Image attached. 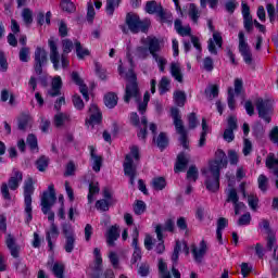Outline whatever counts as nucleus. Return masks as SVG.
<instances>
[{
  "instance_id": "56",
  "label": "nucleus",
  "mask_w": 278,
  "mask_h": 278,
  "mask_svg": "<svg viewBox=\"0 0 278 278\" xmlns=\"http://www.w3.org/2000/svg\"><path fill=\"white\" fill-rule=\"evenodd\" d=\"M26 142L28 147H30L31 151H35V149H38V138L34 134H29L27 136Z\"/></svg>"
},
{
  "instance_id": "57",
  "label": "nucleus",
  "mask_w": 278,
  "mask_h": 278,
  "mask_svg": "<svg viewBox=\"0 0 278 278\" xmlns=\"http://www.w3.org/2000/svg\"><path fill=\"white\" fill-rule=\"evenodd\" d=\"M228 108L229 110H236V98L233 96V88H228Z\"/></svg>"
},
{
  "instance_id": "46",
  "label": "nucleus",
  "mask_w": 278,
  "mask_h": 278,
  "mask_svg": "<svg viewBox=\"0 0 278 278\" xmlns=\"http://www.w3.org/2000/svg\"><path fill=\"white\" fill-rule=\"evenodd\" d=\"M141 125L143 126L140 128L139 132L137 134L138 138H141V140L147 139V127L149 125V121L147 119V116L141 117Z\"/></svg>"
},
{
  "instance_id": "51",
  "label": "nucleus",
  "mask_w": 278,
  "mask_h": 278,
  "mask_svg": "<svg viewBox=\"0 0 278 278\" xmlns=\"http://www.w3.org/2000/svg\"><path fill=\"white\" fill-rule=\"evenodd\" d=\"M152 58L157 63V66L161 71V73H164V71L166 68V64H168V61L165 58L160 56L159 54H155V56H152Z\"/></svg>"
},
{
  "instance_id": "43",
  "label": "nucleus",
  "mask_w": 278,
  "mask_h": 278,
  "mask_svg": "<svg viewBox=\"0 0 278 278\" xmlns=\"http://www.w3.org/2000/svg\"><path fill=\"white\" fill-rule=\"evenodd\" d=\"M169 88H170V80L168 79V77L163 76L159 84L160 93L165 94V92H168Z\"/></svg>"
},
{
  "instance_id": "22",
  "label": "nucleus",
  "mask_w": 278,
  "mask_h": 278,
  "mask_svg": "<svg viewBox=\"0 0 278 278\" xmlns=\"http://www.w3.org/2000/svg\"><path fill=\"white\" fill-rule=\"evenodd\" d=\"M62 78L60 76H55L52 80V87L48 91L49 97H60L62 94Z\"/></svg>"
},
{
  "instance_id": "20",
  "label": "nucleus",
  "mask_w": 278,
  "mask_h": 278,
  "mask_svg": "<svg viewBox=\"0 0 278 278\" xmlns=\"http://www.w3.org/2000/svg\"><path fill=\"white\" fill-rule=\"evenodd\" d=\"M59 236H60V229H58V226L55 225V223H51L49 231L46 232V240L48 242V247L50 251H53L52 240H58Z\"/></svg>"
},
{
  "instance_id": "23",
  "label": "nucleus",
  "mask_w": 278,
  "mask_h": 278,
  "mask_svg": "<svg viewBox=\"0 0 278 278\" xmlns=\"http://www.w3.org/2000/svg\"><path fill=\"white\" fill-rule=\"evenodd\" d=\"M53 123L58 128L64 127L66 123H71V115L68 113L58 112L54 115Z\"/></svg>"
},
{
  "instance_id": "30",
  "label": "nucleus",
  "mask_w": 278,
  "mask_h": 278,
  "mask_svg": "<svg viewBox=\"0 0 278 278\" xmlns=\"http://www.w3.org/2000/svg\"><path fill=\"white\" fill-rule=\"evenodd\" d=\"M104 105L109 108L110 110L116 108L118 105V96L114 92H110L104 96Z\"/></svg>"
},
{
  "instance_id": "44",
  "label": "nucleus",
  "mask_w": 278,
  "mask_h": 278,
  "mask_svg": "<svg viewBox=\"0 0 278 278\" xmlns=\"http://www.w3.org/2000/svg\"><path fill=\"white\" fill-rule=\"evenodd\" d=\"M99 182H90L89 185V193H88V201L92 203L94 201V194H99Z\"/></svg>"
},
{
  "instance_id": "25",
  "label": "nucleus",
  "mask_w": 278,
  "mask_h": 278,
  "mask_svg": "<svg viewBox=\"0 0 278 278\" xmlns=\"http://www.w3.org/2000/svg\"><path fill=\"white\" fill-rule=\"evenodd\" d=\"M121 238V232L118 231V226H112L108 231L106 242L109 247H114V242Z\"/></svg>"
},
{
  "instance_id": "14",
  "label": "nucleus",
  "mask_w": 278,
  "mask_h": 278,
  "mask_svg": "<svg viewBox=\"0 0 278 278\" xmlns=\"http://www.w3.org/2000/svg\"><path fill=\"white\" fill-rule=\"evenodd\" d=\"M239 52L241 53L245 64H253V54L251 53L249 43L244 40V31H239Z\"/></svg>"
},
{
  "instance_id": "34",
  "label": "nucleus",
  "mask_w": 278,
  "mask_h": 278,
  "mask_svg": "<svg viewBox=\"0 0 278 278\" xmlns=\"http://www.w3.org/2000/svg\"><path fill=\"white\" fill-rule=\"evenodd\" d=\"M36 166L39 173H45L47 168H49V156L41 155L37 161H36Z\"/></svg>"
},
{
  "instance_id": "36",
  "label": "nucleus",
  "mask_w": 278,
  "mask_h": 278,
  "mask_svg": "<svg viewBox=\"0 0 278 278\" xmlns=\"http://www.w3.org/2000/svg\"><path fill=\"white\" fill-rule=\"evenodd\" d=\"M189 17L193 23L195 24L199 23V18L201 17V12L199 11V9L194 3H191L189 7Z\"/></svg>"
},
{
  "instance_id": "32",
  "label": "nucleus",
  "mask_w": 278,
  "mask_h": 278,
  "mask_svg": "<svg viewBox=\"0 0 278 278\" xmlns=\"http://www.w3.org/2000/svg\"><path fill=\"white\" fill-rule=\"evenodd\" d=\"M122 0H108L106 1V7H105V12L108 16H114V10L121 5Z\"/></svg>"
},
{
  "instance_id": "52",
  "label": "nucleus",
  "mask_w": 278,
  "mask_h": 278,
  "mask_svg": "<svg viewBox=\"0 0 278 278\" xmlns=\"http://www.w3.org/2000/svg\"><path fill=\"white\" fill-rule=\"evenodd\" d=\"M52 273L58 278H64V265L60 263H55L52 267Z\"/></svg>"
},
{
  "instance_id": "15",
  "label": "nucleus",
  "mask_w": 278,
  "mask_h": 278,
  "mask_svg": "<svg viewBox=\"0 0 278 278\" xmlns=\"http://www.w3.org/2000/svg\"><path fill=\"white\" fill-rule=\"evenodd\" d=\"M141 42L148 46V51L152 58L162 51V40L155 36H148L146 39H141Z\"/></svg>"
},
{
  "instance_id": "24",
  "label": "nucleus",
  "mask_w": 278,
  "mask_h": 278,
  "mask_svg": "<svg viewBox=\"0 0 278 278\" xmlns=\"http://www.w3.org/2000/svg\"><path fill=\"white\" fill-rule=\"evenodd\" d=\"M188 162H190V157H188V155H186V153L180 152L177 156L175 173H179L181 170H185L186 166H188Z\"/></svg>"
},
{
  "instance_id": "31",
  "label": "nucleus",
  "mask_w": 278,
  "mask_h": 278,
  "mask_svg": "<svg viewBox=\"0 0 278 278\" xmlns=\"http://www.w3.org/2000/svg\"><path fill=\"white\" fill-rule=\"evenodd\" d=\"M75 49H76V55L78 58V60H84L85 58H88V55H90V50H88V48H84V46H81L80 41H75L74 42Z\"/></svg>"
},
{
  "instance_id": "5",
  "label": "nucleus",
  "mask_w": 278,
  "mask_h": 278,
  "mask_svg": "<svg viewBox=\"0 0 278 278\" xmlns=\"http://www.w3.org/2000/svg\"><path fill=\"white\" fill-rule=\"evenodd\" d=\"M125 23L131 34H140V31H142V34H147L149 31V27H151V22L148 20H140V16L136 13H127Z\"/></svg>"
},
{
  "instance_id": "42",
  "label": "nucleus",
  "mask_w": 278,
  "mask_h": 278,
  "mask_svg": "<svg viewBox=\"0 0 278 278\" xmlns=\"http://www.w3.org/2000/svg\"><path fill=\"white\" fill-rule=\"evenodd\" d=\"M187 179L193 182L199 179V168H197V165H191L189 167V169L187 170Z\"/></svg>"
},
{
  "instance_id": "47",
  "label": "nucleus",
  "mask_w": 278,
  "mask_h": 278,
  "mask_svg": "<svg viewBox=\"0 0 278 278\" xmlns=\"http://www.w3.org/2000/svg\"><path fill=\"white\" fill-rule=\"evenodd\" d=\"M22 18L26 25H31L34 23V13L29 9H24L22 12Z\"/></svg>"
},
{
  "instance_id": "41",
  "label": "nucleus",
  "mask_w": 278,
  "mask_h": 278,
  "mask_svg": "<svg viewBox=\"0 0 278 278\" xmlns=\"http://www.w3.org/2000/svg\"><path fill=\"white\" fill-rule=\"evenodd\" d=\"M156 146L161 151H164L166 147H168V137L165 132H160L159 137L156 138Z\"/></svg>"
},
{
  "instance_id": "61",
  "label": "nucleus",
  "mask_w": 278,
  "mask_h": 278,
  "mask_svg": "<svg viewBox=\"0 0 278 278\" xmlns=\"http://www.w3.org/2000/svg\"><path fill=\"white\" fill-rule=\"evenodd\" d=\"M61 8L64 10V12H75V3H73L71 0H63L61 2Z\"/></svg>"
},
{
  "instance_id": "9",
  "label": "nucleus",
  "mask_w": 278,
  "mask_h": 278,
  "mask_svg": "<svg viewBox=\"0 0 278 278\" xmlns=\"http://www.w3.org/2000/svg\"><path fill=\"white\" fill-rule=\"evenodd\" d=\"M36 188L34 187V178L28 177L24 181V203H25V214H27L26 223L29 225L31 223V194H34V191Z\"/></svg>"
},
{
  "instance_id": "27",
  "label": "nucleus",
  "mask_w": 278,
  "mask_h": 278,
  "mask_svg": "<svg viewBox=\"0 0 278 278\" xmlns=\"http://www.w3.org/2000/svg\"><path fill=\"white\" fill-rule=\"evenodd\" d=\"M5 244L12 255V257H18V253L21 251V248H18L16 245V240L14 239V237H12V235H9L7 237V241H5Z\"/></svg>"
},
{
  "instance_id": "12",
  "label": "nucleus",
  "mask_w": 278,
  "mask_h": 278,
  "mask_svg": "<svg viewBox=\"0 0 278 278\" xmlns=\"http://www.w3.org/2000/svg\"><path fill=\"white\" fill-rule=\"evenodd\" d=\"M207 26L210 31L213 33V39H208L207 41V49L212 55H218V50H216V46L218 49H223V36L220 33L214 29V24L212 20H207Z\"/></svg>"
},
{
  "instance_id": "35",
  "label": "nucleus",
  "mask_w": 278,
  "mask_h": 278,
  "mask_svg": "<svg viewBox=\"0 0 278 278\" xmlns=\"http://www.w3.org/2000/svg\"><path fill=\"white\" fill-rule=\"evenodd\" d=\"M151 186L153 190L160 191L166 188V179L164 177H156L152 179Z\"/></svg>"
},
{
  "instance_id": "50",
  "label": "nucleus",
  "mask_w": 278,
  "mask_h": 278,
  "mask_svg": "<svg viewBox=\"0 0 278 278\" xmlns=\"http://www.w3.org/2000/svg\"><path fill=\"white\" fill-rule=\"evenodd\" d=\"M258 188L262 192H266L268 190V177L264 174L258 176Z\"/></svg>"
},
{
  "instance_id": "8",
  "label": "nucleus",
  "mask_w": 278,
  "mask_h": 278,
  "mask_svg": "<svg viewBox=\"0 0 278 278\" xmlns=\"http://www.w3.org/2000/svg\"><path fill=\"white\" fill-rule=\"evenodd\" d=\"M23 181V173L18 170L13 172V176L9 178L8 184L2 182L1 194L5 201H12V195H10V190H18V186Z\"/></svg>"
},
{
  "instance_id": "28",
  "label": "nucleus",
  "mask_w": 278,
  "mask_h": 278,
  "mask_svg": "<svg viewBox=\"0 0 278 278\" xmlns=\"http://www.w3.org/2000/svg\"><path fill=\"white\" fill-rule=\"evenodd\" d=\"M17 129H20V131H27V129H31V116L22 114L18 118Z\"/></svg>"
},
{
  "instance_id": "37",
  "label": "nucleus",
  "mask_w": 278,
  "mask_h": 278,
  "mask_svg": "<svg viewBox=\"0 0 278 278\" xmlns=\"http://www.w3.org/2000/svg\"><path fill=\"white\" fill-rule=\"evenodd\" d=\"M174 101L178 105V108H184L187 101L186 92L185 91L174 92Z\"/></svg>"
},
{
  "instance_id": "16",
  "label": "nucleus",
  "mask_w": 278,
  "mask_h": 278,
  "mask_svg": "<svg viewBox=\"0 0 278 278\" xmlns=\"http://www.w3.org/2000/svg\"><path fill=\"white\" fill-rule=\"evenodd\" d=\"M256 110L258 112L260 118H263L265 123H270V106H268V100H264L262 98H258L256 100Z\"/></svg>"
},
{
  "instance_id": "13",
  "label": "nucleus",
  "mask_w": 278,
  "mask_h": 278,
  "mask_svg": "<svg viewBox=\"0 0 278 278\" xmlns=\"http://www.w3.org/2000/svg\"><path fill=\"white\" fill-rule=\"evenodd\" d=\"M88 118H86L85 125H90L94 127V125H101L103 121V114L97 104H91L88 110Z\"/></svg>"
},
{
  "instance_id": "55",
  "label": "nucleus",
  "mask_w": 278,
  "mask_h": 278,
  "mask_svg": "<svg viewBox=\"0 0 278 278\" xmlns=\"http://www.w3.org/2000/svg\"><path fill=\"white\" fill-rule=\"evenodd\" d=\"M97 210H100V212H108L110 210V202H108L106 199L98 200L96 202Z\"/></svg>"
},
{
  "instance_id": "53",
  "label": "nucleus",
  "mask_w": 278,
  "mask_h": 278,
  "mask_svg": "<svg viewBox=\"0 0 278 278\" xmlns=\"http://www.w3.org/2000/svg\"><path fill=\"white\" fill-rule=\"evenodd\" d=\"M240 201V198L238 197V191H236V189H230L228 191V195H227V203H233L236 204L237 202Z\"/></svg>"
},
{
  "instance_id": "2",
  "label": "nucleus",
  "mask_w": 278,
  "mask_h": 278,
  "mask_svg": "<svg viewBox=\"0 0 278 278\" xmlns=\"http://www.w3.org/2000/svg\"><path fill=\"white\" fill-rule=\"evenodd\" d=\"M126 81L128 83L126 84L124 96L125 103H129L131 99H135L136 103H138V112L143 115L144 112H147L151 96H149V92L147 91L143 96V101L140 102L142 99V93H140V88L138 87V78L136 77L134 70H129L126 73Z\"/></svg>"
},
{
  "instance_id": "59",
  "label": "nucleus",
  "mask_w": 278,
  "mask_h": 278,
  "mask_svg": "<svg viewBox=\"0 0 278 278\" xmlns=\"http://www.w3.org/2000/svg\"><path fill=\"white\" fill-rule=\"evenodd\" d=\"M203 68L204 71H206L207 73H212L214 71V60H212L211 56H206L203 60Z\"/></svg>"
},
{
  "instance_id": "39",
  "label": "nucleus",
  "mask_w": 278,
  "mask_h": 278,
  "mask_svg": "<svg viewBox=\"0 0 278 278\" xmlns=\"http://www.w3.org/2000/svg\"><path fill=\"white\" fill-rule=\"evenodd\" d=\"M134 212L137 216H140L147 212V203L142 200H137L134 204Z\"/></svg>"
},
{
  "instance_id": "17",
  "label": "nucleus",
  "mask_w": 278,
  "mask_h": 278,
  "mask_svg": "<svg viewBox=\"0 0 278 278\" xmlns=\"http://www.w3.org/2000/svg\"><path fill=\"white\" fill-rule=\"evenodd\" d=\"M191 253L193 255L194 262H197V264H201L203 262V257H205V254L207 253V243L205 240L200 242L199 248H197V245H192Z\"/></svg>"
},
{
  "instance_id": "4",
  "label": "nucleus",
  "mask_w": 278,
  "mask_h": 278,
  "mask_svg": "<svg viewBox=\"0 0 278 278\" xmlns=\"http://www.w3.org/2000/svg\"><path fill=\"white\" fill-rule=\"evenodd\" d=\"M58 197H55V188L53 185H49L48 190L43 191L41 197V212L48 214V220L55 223V213L51 211V207L55 205Z\"/></svg>"
},
{
  "instance_id": "58",
  "label": "nucleus",
  "mask_w": 278,
  "mask_h": 278,
  "mask_svg": "<svg viewBox=\"0 0 278 278\" xmlns=\"http://www.w3.org/2000/svg\"><path fill=\"white\" fill-rule=\"evenodd\" d=\"M31 53V50L28 47H23L20 50V60L22 62H29V55Z\"/></svg>"
},
{
  "instance_id": "40",
  "label": "nucleus",
  "mask_w": 278,
  "mask_h": 278,
  "mask_svg": "<svg viewBox=\"0 0 278 278\" xmlns=\"http://www.w3.org/2000/svg\"><path fill=\"white\" fill-rule=\"evenodd\" d=\"M159 273L162 278H173L170 271H168V266L162 258L159 261Z\"/></svg>"
},
{
  "instance_id": "3",
  "label": "nucleus",
  "mask_w": 278,
  "mask_h": 278,
  "mask_svg": "<svg viewBox=\"0 0 278 278\" xmlns=\"http://www.w3.org/2000/svg\"><path fill=\"white\" fill-rule=\"evenodd\" d=\"M136 162L140 160V149L138 146H132L130 148V153L126 154L125 161H124V174L126 177H129V184L130 186H135L136 184V177L138 176V167L134 163V159Z\"/></svg>"
},
{
  "instance_id": "7",
  "label": "nucleus",
  "mask_w": 278,
  "mask_h": 278,
  "mask_svg": "<svg viewBox=\"0 0 278 278\" xmlns=\"http://www.w3.org/2000/svg\"><path fill=\"white\" fill-rule=\"evenodd\" d=\"M172 118L174 121L176 134L180 136L178 140L181 147H184V149H190V141L188 140V130H186V127L184 126V121L181 119V114H179V109H172Z\"/></svg>"
},
{
  "instance_id": "29",
  "label": "nucleus",
  "mask_w": 278,
  "mask_h": 278,
  "mask_svg": "<svg viewBox=\"0 0 278 278\" xmlns=\"http://www.w3.org/2000/svg\"><path fill=\"white\" fill-rule=\"evenodd\" d=\"M229 225V220L225 217H220L217 220L216 236L219 244H223V230Z\"/></svg>"
},
{
  "instance_id": "11",
  "label": "nucleus",
  "mask_w": 278,
  "mask_h": 278,
  "mask_svg": "<svg viewBox=\"0 0 278 278\" xmlns=\"http://www.w3.org/2000/svg\"><path fill=\"white\" fill-rule=\"evenodd\" d=\"M62 233L65 238L64 250L66 253H73L75 250V229L70 223H63L61 225Z\"/></svg>"
},
{
  "instance_id": "54",
  "label": "nucleus",
  "mask_w": 278,
  "mask_h": 278,
  "mask_svg": "<svg viewBox=\"0 0 278 278\" xmlns=\"http://www.w3.org/2000/svg\"><path fill=\"white\" fill-rule=\"evenodd\" d=\"M62 49H63L62 54L68 55V53H71V51H73V41L71 39H63L62 40Z\"/></svg>"
},
{
  "instance_id": "38",
  "label": "nucleus",
  "mask_w": 278,
  "mask_h": 278,
  "mask_svg": "<svg viewBox=\"0 0 278 278\" xmlns=\"http://www.w3.org/2000/svg\"><path fill=\"white\" fill-rule=\"evenodd\" d=\"M162 4H157L156 1H148L146 4V12L148 14H157V12L160 11Z\"/></svg>"
},
{
  "instance_id": "21",
  "label": "nucleus",
  "mask_w": 278,
  "mask_h": 278,
  "mask_svg": "<svg viewBox=\"0 0 278 278\" xmlns=\"http://www.w3.org/2000/svg\"><path fill=\"white\" fill-rule=\"evenodd\" d=\"M169 71L176 81L184 84V73H181V64L179 62H172Z\"/></svg>"
},
{
  "instance_id": "26",
  "label": "nucleus",
  "mask_w": 278,
  "mask_h": 278,
  "mask_svg": "<svg viewBox=\"0 0 278 278\" xmlns=\"http://www.w3.org/2000/svg\"><path fill=\"white\" fill-rule=\"evenodd\" d=\"M155 233H156V238L159 240V244L155 248L156 253H159V255H162V253H164V251H166V247L164 245V235L162 233V226L157 225L155 227Z\"/></svg>"
},
{
  "instance_id": "6",
  "label": "nucleus",
  "mask_w": 278,
  "mask_h": 278,
  "mask_svg": "<svg viewBox=\"0 0 278 278\" xmlns=\"http://www.w3.org/2000/svg\"><path fill=\"white\" fill-rule=\"evenodd\" d=\"M48 47L50 49V62L53 64V68L58 71L60 68V60L62 68H68V54H61L58 50V41L52 37L48 40Z\"/></svg>"
},
{
  "instance_id": "63",
  "label": "nucleus",
  "mask_w": 278,
  "mask_h": 278,
  "mask_svg": "<svg viewBox=\"0 0 278 278\" xmlns=\"http://www.w3.org/2000/svg\"><path fill=\"white\" fill-rule=\"evenodd\" d=\"M252 134H253V136H255V138H263L264 137V126L261 124L255 125L252 129Z\"/></svg>"
},
{
  "instance_id": "60",
  "label": "nucleus",
  "mask_w": 278,
  "mask_h": 278,
  "mask_svg": "<svg viewBox=\"0 0 278 278\" xmlns=\"http://www.w3.org/2000/svg\"><path fill=\"white\" fill-rule=\"evenodd\" d=\"M189 129H197L199 126V119H197V113H190L188 115Z\"/></svg>"
},
{
  "instance_id": "10",
  "label": "nucleus",
  "mask_w": 278,
  "mask_h": 278,
  "mask_svg": "<svg viewBox=\"0 0 278 278\" xmlns=\"http://www.w3.org/2000/svg\"><path fill=\"white\" fill-rule=\"evenodd\" d=\"M47 64H49L47 50H45V48L37 47L34 54V71L38 77L45 75V66H47Z\"/></svg>"
},
{
  "instance_id": "19",
  "label": "nucleus",
  "mask_w": 278,
  "mask_h": 278,
  "mask_svg": "<svg viewBox=\"0 0 278 278\" xmlns=\"http://www.w3.org/2000/svg\"><path fill=\"white\" fill-rule=\"evenodd\" d=\"M89 151L92 161V170H94V173H100L101 166H103V156L97 154L94 146H89Z\"/></svg>"
},
{
  "instance_id": "18",
  "label": "nucleus",
  "mask_w": 278,
  "mask_h": 278,
  "mask_svg": "<svg viewBox=\"0 0 278 278\" xmlns=\"http://www.w3.org/2000/svg\"><path fill=\"white\" fill-rule=\"evenodd\" d=\"M243 26L248 34L253 31V16H251V9L247 3L242 2Z\"/></svg>"
},
{
  "instance_id": "45",
  "label": "nucleus",
  "mask_w": 278,
  "mask_h": 278,
  "mask_svg": "<svg viewBox=\"0 0 278 278\" xmlns=\"http://www.w3.org/2000/svg\"><path fill=\"white\" fill-rule=\"evenodd\" d=\"M159 18H161V23H168V21H170V18H173V14H170V12L164 10L163 7H161V9H159V12H156Z\"/></svg>"
},
{
  "instance_id": "33",
  "label": "nucleus",
  "mask_w": 278,
  "mask_h": 278,
  "mask_svg": "<svg viewBox=\"0 0 278 278\" xmlns=\"http://www.w3.org/2000/svg\"><path fill=\"white\" fill-rule=\"evenodd\" d=\"M149 53H151L149 52V48L144 46H138L134 51L135 56L139 58V60H147Z\"/></svg>"
},
{
  "instance_id": "64",
  "label": "nucleus",
  "mask_w": 278,
  "mask_h": 278,
  "mask_svg": "<svg viewBox=\"0 0 278 278\" xmlns=\"http://www.w3.org/2000/svg\"><path fill=\"white\" fill-rule=\"evenodd\" d=\"M73 103L76 110H84L85 108L84 100H81V97H79L78 94H74Z\"/></svg>"
},
{
  "instance_id": "62",
  "label": "nucleus",
  "mask_w": 278,
  "mask_h": 278,
  "mask_svg": "<svg viewBox=\"0 0 278 278\" xmlns=\"http://www.w3.org/2000/svg\"><path fill=\"white\" fill-rule=\"evenodd\" d=\"M251 151H253V143L249 139L243 140V155H251Z\"/></svg>"
},
{
  "instance_id": "49",
  "label": "nucleus",
  "mask_w": 278,
  "mask_h": 278,
  "mask_svg": "<svg viewBox=\"0 0 278 278\" xmlns=\"http://www.w3.org/2000/svg\"><path fill=\"white\" fill-rule=\"evenodd\" d=\"M228 160L232 166H238V162H240V156L236 150H228Z\"/></svg>"
},
{
  "instance_id": "48",
  "label": "nucleus",
  "mask_w": 278,
  "mask_h": 278,
  "mask_svg": "<svg viewBox=\"0 0 278 278\" xmlns=\"http://www.w3.org/2000/svg\"><path fill=\"white\" fill-rule=\"evenodd\" d=\"M204 92L207 99H216V97H218V87L217 85H212L206 88Z\"/></svg>"
},
{
  "instance_id": "1",
  "label": "nucleus",
  "mask_w": 278,
  "mask_h": 278,
  "mask_svg": "<svg viewBox=\"0 0 278 278\" xmlns=\"http://www.w3.org/2000/svg\"><path fill=\"white\" fill-rule=\"evenodd\" d=\"M227 154L223 150L215 152V160L208 163V168L202 169V175L205 177L206 190L216 192L220 188V169L227 168Z\"/></svg>"
}]
</instances>
